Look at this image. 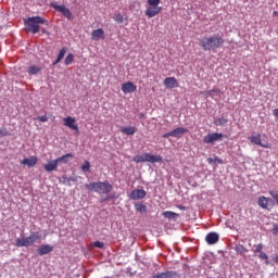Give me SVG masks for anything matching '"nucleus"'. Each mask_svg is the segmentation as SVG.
<instances>
[{
  "instance_id": "nucleus-1",
  "label": "nucleus",
  "mask_w": 278,
  "mask_h": 278,
  "mask_svg": "<svg viewBox=\"0 0 278 278\" xmlns=\"http://www.w3.org/2000/svg\"><path fill=\"white\" fill-rule=\"evenodd\" d=\"M203 51H214V49H220L225 45V39L219 35H213L210 37H203L199 42Z\"/></svg>"
},
{
  "instance_id": "nucleus-2",
  "label": "nucleus",
  "mask_w": 278,
  "mask_h": 278,
  "mask_svg": "<svg viewBox=\"0 0 278 278\" xmlns=\"http://www.w3.org/2000/svg\"><path fill=\"white\" fill-rule=\"evenodd\" d=\"M24 25L27 31L31 34H38L40 31V25H49V22L42 16H33L24 21Z\"/></svg>"
},
{
  "instance_id": "nucleus-3",
  "label": "nucleus",
  "mask_w": 278,
  "mask_h": 278,
  "mask_svg": "<svg viewBox=\"0 0 278 278\" xmlns=\"http://www.w3.org/2000/svg\"><path fill=\"white\" fill-rule=\"evenodd\" d=\"M85 188L90 192H98V194H110V192L113 190L112 185L108 181L86 184Z\"/></svg>"
},
{
  "instance_id": "nucleus-4",
  "label": "nucleus",
  "mask_w": 278,
  "mask_h": 278,
  "mask_svg": "<svg viewBox=\"0 0 278 278\" xmlns=\"http://www.w3.org/2000/svg\"><path fill=\"white\" fill-rule=\"evenodd\" d=\"M41 238L42 237L40 236V232H31L29 237L17 238L14 244L18 248L34 247V243L38 242V240H41Z\"/></svg>"
},
{
  "instance_id": "nucleus-5",
  "label": "nucleus",
  "mask_w": 278,
  "mask_h": 278,
  "mask_svg": "<svg viewBox=\"0 0 278 278\" xmlns=\"http://www.w3.org/2000/svg\"><path fill=\"white\" fill-rule=\"evenodd\" d=\"M161 0H148L149 8L144 11L146 16L148 18H153L162 12V7H160Z\"/></svg>"
},
{
  "instance_id": "nucleus-6",
  "label": "nucleus",
  "mask_w": 278,
  "mask_h": 278,
  "mask_svg": "<svg viewBox=\"0 0 278 278\" xmlns=\"http://www.w3.org/2000/svg\"><path fill=\"white\" fill-rule=\"evenodd\" d=\"M257 205L258 207H262V210H273V206L275 205V201L270 198L262 195L257 200Z\"/></svg>"
},
{
  "instance_id": "nucleus-7",
  "label": "nucleus",
  "mask_w": 278,
  "mask_h": 278,
  "mask_svg": "<svg viewBox=\"0 0 278 278\" xmlns=\"http://www.w3.org/2000/svg\"><path fill=\"white\" fill-rule=\"evenodd\" d=\"M51 5L54 10H56V12L63 14L65 18H67L68 21H73V12H71V10L66 8V5H59L55 3H52Z\"/></svg>"
},
{
  "instance_id": "nucleus-8",
  "label": "nucleus",
  "mask_w": 278,
  "mask_h": 278,
  "mask_svg": "<svg viewBox=\"0 0 278 278\" xmlns=\"http://www.w3.org/2000/svg\"><path fill=\"white\" fill-rule=\"evenodd\" d=\"M249 140L252 144H256L257 147H262L263 149H270V143H268V141L262 142L261 134L249 137Z\"/></svg>"
},
{
  "instance_id": "nucleus-9",
  "label": "nucleus",
  "mask_w": 278,
  "mask_h": 278,
  "mask_svg": "<svg viewBox=\"0 0 278 278\" xmlns=\"http://www.w3.org/2000/svg\"><path fill=\"white\" fill-rule=\"evenodd\" d=\"M218 140H223V134L220 132H213L204 136V143L205 144H214V142H218Z\"/></svg>"
},
{
  "instance_id": "nucleus-10",
  "label": "nucleus",
  "mask_w": 278,
  "mask_h": 278,
  "mask_svg": "<svg viewBox=\"0 0 278 278\" xmlns=\"http://www.w3.org/2000/svg\"><path fill=\"white\" fill-rule=\"evenodd\" d=\"M63 123L65 127H68V129H73L76 134V136H79V126L75 124V117L67 116L63 118Z\"/></svg>"
},
{
  "instance_id": "nucleus-11",
  "label": "nucleus",
  "mask_w": 278,
  "mask_h": 278,
  "mask_svg": "<svg viewBox=\"0 0 278 278\" xmlns=\"http://www.w3.org/2000/svg\"><path fill=\"white\" fill-rule=\"evenodd\" d=\"M144 197H147V191L143 189H135L129 194L131 201H140V199H144Z\"/></svg>"
},
{
  "instance_id": "nucleus-12",
  "label": "nucleus",
  "mask_w": 278,
  "mask_h": 278,
  "mask_svg": "<svg viewBox=\"0 0 278 278\" xmlns=\"http://www.w3.org/2000/svg\"><path fill=\"white\" fill-rule=\"evenodd\" d=\"M137 90L138 86L131 81H127L122 85V92H124V94H129L130 92H136Z\"/></svg>"
},
{
  "instance_id": "nucleus-13",
  "label": "nucleus",
  "mask_w": 278,
  "mask_h": 278,
  "mask_svg": "<svg viewBox=\"0 0 278 278\" xmlns=\"http://www.w3.org/2000/svg\"><path fill=\"white\" fill-rule=\"evenodd\" d=\"M52 251H53V245H50V244H42L37 250L38 255H49V253H52Z\"/></svg>"
},
{
  "instance_id": "nucleus-14",
  "label": "nucleus",
  "mask_w": 278,
  "mask_h": 278,
  "mask_svg": "<svg viewBox=\"0 0 278 278\" xmlns=\"http://www.w3.org/2000/svg\"><path fill=\"white\" fill-rule=\"evenodd\" d=\"M105 38L103 28H98L91 33V40H101Z\"/></svg>"
},
{
  "instance_id": "nucleus-15",
  "label": "nucleus",
  "mask_w": 278,
  "mask_h": 278,
  "mask_svg": "<svg viewBox=\"0 0 278 278\" xmlns=\"http://www.w3.org/2000/svg\"><path fill=\"white\" fill-rule=\"evenodd\" d=\"M201 94H204V97H211L212 99H218L220 97V89L215 88L208 91H201Z\"/></svg>"
},
{
  "instance_id": "nucleus-16",
  "label": "nucleus",
  "mask_w": 278,
  "mask_h": 278,
  "mask_svg": "<svg viewBox=\"0 0 278 278\" xmlns=\"http://www.w3.org/2000/svg\"><path fill=\"white\" fill-rule=\"evenodd\" d=\"M165 88H177L179 83H177V78L175 77H167L164 79Z\"/></svg>"
},
{
  "instance_id": "nucleus-17",
  "label": "nucleus",
  "mask_w": 278,
  "mask_h": 278,
  "mask_svg": "<svg viewBox=\"0 0 278 278\" xmlns=\"http://www.w3.org/2000/svg\"><path fill=\"white\" fill-rule=\"evenodd\" d=\"M185 134H188V128L177 127L172 130V138H181Z\"/></svg>"
},
{
  "instance_id": "nucleus-18",
  "label": "nucleus",
  "mask_w": 278,
  "mask_h": 278,
  "mask_svg": "<svg viewBox=\"0 0 278 278\" xmlns=\"http://www.w3.org/2000/svg\"><path fill=\"white\" fill-rule=\"evenodd\" d=\"M43 168L45 170H47V173H53V170H58V161L52 160L48 162L47 164L43 165Z\"/></svg>"
},
{
  "instance_id": "nucleus-19",
  "label": "nucleus",
  "mask_w": 278,
  "mask_h": 278,
  "mask_svg": "<svg viewBox=\"0 0 278 278\" xmlns=\"http://www.w3.org/2000/svg\"><path fill=\"white\" fill-rule=\"evenodd\" d=\"M219 240V236L218 233L216 232H210L206 235L205 237V241L208 243V244H216V242H218Z\"/></svg>"
},
{
  "instance_id": "nucleus-20",
  "label": "nucleus",
  "mask_w": 278,
  "mask_h": 278,
  "mask_svg": "<svg viewBox=\"0 0 278 278\" xmlns=\"http://www.w3.org/2000/svg\"><path fill=\"white\" fill-rule=\"evenodd\" d=\"M146 162H149L150 164L160 163L162 162V156L153 155L151 153H146Z\"/></svg>"
},
{
  "instance_id": "nucleus-21",
  "label": "nucleus",
  "mask_w": 278,
  "mask_h": 278,
  "mask_svg": "<svg viewBox=\"0 0 278 278\" xmlns=\"http://www.w3.org/2000/svg\"><path fill=\"white\" fill-rule=\"evenodd\" d=\"M22 164L24 166H29L31 168V167H34L38 164V157L37 156H30L29 159H24L22 161Z\"/></svg>"
},
{
  "instance_id": "nucleus-22",
  "label": "nucleus",
  "mask_w": 278,
  "mask_h": 278,
  "mask_svg": "<svg viewBox=\"0 0 278 278\" xmlns=\"http://www.w3.org/2000/svg\"><path fill=\"white\" fill-rule=\"evenodd\" d=\"M73 157H75V156L73 155V153L64 154V155H62V156L55 159V160H56V164H68V160H71V159H73Z\"/></svg>"
},
{
  "instance_id": "nucleus-23",
  "label": "nucleus",
  "mask_w": 278,
  "mask_h": 278,
  "mask_svg": "<svg viewBox=\"0 0 278 278\" xmlns=\"http://www.w3.org/2000/svg\"><path fill=\"white\" fill-rule=\"evenodd\" d=\"M177 277V271H165L154 275L152 278H175Z\"/></svg>"
},
{
  "instance_id": "nucleus-24",
  "label": "nucleus",
  "mask_w": 278,
  "mask_h": 278,
  "mask_svg": "<svg viewBox=\"0 0 278 278\" xmlns=\"http://www.w3.org/2000/svg\"><path fill=\"white\" fill-rule=\"evenodd\" d=\"M135 210L139 212V214H147V212H149V208H147V205L142 202L135 203Z\"/></svg>"
},
{
  "instance_id": "nucleus-25",
  "label": "nucleus",
  "mask_w": 278,
  "mask_h": 278,
  "mask_svg": "<svg viewBox=\"0 0 278 278\" xmlns=\"http://www.w3.org/2000/svg\"><path fill=\"white\" fill-rule=\"evenodd\" d=\"M121 131L122 134H125V136H134V134H136V127L134 126L122 127Z\"/></svg>"
},
{
  "instance_id": "nucleus-26",
  "label": "nucleus",
  "mask_w": 278,
  "mask_h": 278,
  "mask_svg": "<svg viewBox=\"0 0 278 278\" xmlns=\"http://www.w3.org/2000/svg\"><path fill=\"white\" fill-rule=\"evenodd\" d=\"M42 71V67H39L38 65H30L27 68L28 75H38Z\"/></svg>"
},
{
  "instance_id": "nucleus-27",
  "label": "nucleus",
  "mask_w": 278,
  "mask_h": 278,
  "mask_svg": "<svg viewBox=\"0 0 278 278\" xmlns=\"http://www.w3.org/2000/svg\"><path fill=\"white\" fill-rule=\"evenodd\" d=\"M71 181L73 182L77 181V176L62 177V184H64L65 186H71Z\"/></svg>"
},
{
  "instance_id": "nucleus-28",
  "label": "nucleus",
  "mask_w": 278,
  "mask_h": 278,
  "mask_svg": "<svg viewBox=\"0 0 278 278\" xmlns=\"http://www.w3.org/2000/svg\"><path fill=\"white\" fill-rule=\"evenodd\" d=\"M132 161L136 162V164L147 162V153H144L143 155L134 156Z\"/></svg>"
},
{
  "instance_id": "nucleus-29",
  "label": "nucleus",
  "mask_w": 278,
  "mask_h": 278,
  "mask_svg": "<svg viewBox=\"0 0 278 278\" xmlns=\"http://www.w3.org/2000/svg\"><path fill=\"white\" fill-rule=\"evenodd\" d=\"M75 62V55L73 53L67 54L65 58V66H71Z\"/></svg>"
},
{
  "instance_id": "nucleus-30",
  "label": "nucleus",
  "mask_w": 278,
  "mask_h": 278,
  "mask_svg": "<svg viewBox=\"0 0 278 278\" xmlns=\"http://www.w3.org/2000/svg\"><path fill=\"white\" fill-rule=\"evenodd\" d=\"M268 194L274 199L276 205H278V190H269Z\"/></svg>"
},
{
  "instance_id": "nucleus-31",
  "label": "nucleus",
  "mask_w": 278,
  "mask_h": 278,
  "mask_svg": "<svg viewBox=\"0 0 278 278\" xmlns=\"http://www.w3.org/2000/svg\"><path fill=\"white\" fill-rule=\"evenodd\" d=\"M163 216H164L165 218L172 219V218H175V216H179V214H177V213H175V212H173V211H167V212H164V213H163Z\"/></svg>"
},
{
  "instance_id": "nucleus-32",
  "label": "nucleus",
  "mask_w": 278,
  "mask_h": 278,
  "mask_svg": "<svg viewBox=\"0 0 278 278\" xmlns=\"http://www.w3.org/2000/svg\"><path fill=\"white\" fill-rule=\"evenodd\" d=\"M247 248H244V245L242 244H239L236 247V252L239 254V255H244V253H247Z\"/></svg>"
},
{
  "instance_id": "nucleus-33",
  "label": "nucleus",
  "mask_w": 278,
  "mask_h": 278,
  "mask_svg": "<svg viewBox=\"0 0 278 278\" xmlns=\"http://www.w3.org/2000/svg\"><path fill=\"white\" fill-rule=\"evenodd\" d=\"M80 168H81L83 173H90V162L85 161V163L81 165Z\"/></svg>"
},
{
  "instance_id": "nucleus-34",
  "label": "nucleus",
  "mask_w": 278,
  "mask_h": 278,
  "mask_svg": "<svg viewBox=\"0 0 278 278\" xmlns=\"http://www.w3.org/2000/svg\"><path fill=\"white\" fill-rule=\"evenodd\" d=\"M207 162H208V164H214V162H217V164H223V160L220 157H218V156H215L213 159L208 157Z\"/></svg>"
},
{
  "instance_id": "nucleus-35",
  "label": "nucleus",
  "mask_w": 278,
  "mask_h": 278,
  "mask_svg": "<svg viewBox=\"0 0 278 278\" xmlns=\"http://www.w3.org/2000/svg\"><path fill=\"white\" fill-rule=\"evenodd\" d=\"M227 123H228V121H227V118H225V117H219V118H217V119H215V125H227Z\"/></svg>"
},
{
  "instance_id": "nucleus-36",
  "label": "nucleus",
  "mask_w": 278,
  "mask_h": 278,
  "mask_svg": "<svg viewBox=\"0 0 278 278\" xmlns=\"http://www.w3.org/2000/svg\"><path fill=\"white\" fill-rule=\"evenodd\" d=\"M113 21H115V23H123L124 21L123 14L121 13L115 14L113 17Z\"/></svg>"
},
{
  "instance_id": "nucleus-37",
  "label": "nucleus",
  "mask_w": 278,
  "mask_h": 278,
  "mask_svg": "<svg viewBox=\"0 0 278 278\" xmlns=\"http://www.w3.org/2000/svg\"><path fill=\"white\" fill-rule=\"evenodd\" d=\"M66 55V48H62L58 54L59 60H64V56Z\"/></svg>"
},
{
  "instance_id": "nucleus-38",
  "label": "nucleus",
  "mask_w": 278,
  "mask_h": 278,
  "mask_svg": "<svg viewBox=\"0 0 278 278\" xmlns=\"http://www.w3.org/2000/svg\"><path fill=\"white\" fill-rule=\"evenodd\" d=\"M5 136H11L8 129L5 128H0V138H3Z\"/></svg>"
},
{
  "instance_id": "nucleus-39",
  "label": "nucleus",
  "mask_w": 278,
  "mask_h": 278,
  "mask_svg": "<svg viewBox=\"0 0 278 278\" xmlns=\"http://www.w3.org/2000/svg\"><path fill=\"white\" fill-rule=\"evenodd\" d=\"M93 247H96V249H103V247H105V243H103V241H96L93 242Z\"/></svg>"
},
{
  "instance_id": "nucleus-40",
  "label": "nucleus",
  "mask_w": 278,
  "mask_h": 278,
  "mask_svg": "<svg viewBox=\"0 0 278 278\" xmlns=\"http://www.w3.org/2000/svg\"><path fill=\"white\" fill-rule=\"evenodd\" d=\"M36 121H39V123H47V121H49V117H47V115H42L37 117Z\"/></svg>"
},
{
  "instance_id": "nucleus-41",
  "label": "nucleus",
  "mask_w": 278,
  "mask_h": 278,
  "mask_svg": "<svg viewBox=\"0 0 278 278\" xmlns=\"http://www.w3.org/2000/svg\"><path fill=\"white\" fill-rule=\"evenodd\" d=\"M262 249H264V245L262 243L255 245V249L253 250L255 253H262Z\"/></svg>"
},
{
  "instance_id": "nucleus-42",
  "label": "nucleus",
  "mask_w": 278,
  "mask_h": 278,
  "mask_svg": "<svg viewBox=\"0 0 278 278\" xmlns=\"http://www.w3.org/2000/svg\"><path fill=\"white\" fill-rule=\"evenodd\" d=\"M271 233L274 236H277L278 235V224H274V227L271 228Z\"/></svg>"
},
{
  "instance_id": "nucleus-43",
  "label": "nucleus",
  "mask_w": 278,
  "mask_h": 278,
  "mask_svg": "<svg viewBox=\"0 0 278 278\" xmlns=\"http://www.w3.org/2000/svg\"><path fill=\"white\" fill-rule=\"evenodd\" d=\"M260 258L261 260H268V254H266V252H261L260 253Z\"/></svg>"
},
{
  "instance_id": "nucleus-44",
  "label": "nucleus",
  "mask_w": 278,
  "mask_h": 278,
  "mask_svg": "<svg viewBox=\"0 0 278 278\" xmlns=\"http://www.w3.org/2000/svg\"><path fill=\"white\" fill-rule=\"evenodd\" d=\"M173 138V130L163 135V138Z\"/></svg>"
},
{
  "instance_id": "nucleus-45",
  "label": "nucleus",
  "mask_w": 278,
  "mask_h": 278,
  "mask_svg": "<svg viewBox=\"0 0 278 278\" xmlns=\"http://www.w3.org/2000/svg\"><path fill=\"white\" fill-rule=\"evenodd\" d=\"M61 62H62V60H60L59 58H56V60H55L52 64H53V66H55V65L60 64Z\"/></svg>"
},
{
  "instance_id": "nucleus-46",
  "label": "nucleus",
  "mask_w": 278,
  "mask_h": 278,
  "mask_svg": "<svg viewBox=\"0 0 278 278\" xmlns=\"http://www.w3.org/2000/svg\"><path fill=\"white\" fill-rule=\"evenodd\" d=\"M273 114H274V116H275L276 118H278V109H275V110L273 111Z\"/></svg>"
},
{
  "instance_id": "nucleus-47",
  "label": "nucleus",
  "mask_w": 278,
  "mask_h": 278,
  "mask_svg": "<svg viewBox=\"0 0 278 278\" xmlns=\"http://www.w3.org/2000/svg\"><path fill=\"white\" fill-rule=\"evenodd\" d=\"M273 261L278 265V254H276L275 256H273Z\"/></svg>"
},
{
  "instance_id": "nucleus-48",
  "label": "nucleus",
  "mask_w": 278,
  "mask_h": 278,
  "mask_svg": "<svg viewBox=\"0 0 278 278\" xmlns=\"http://www.w3.org/2000/svg\"><path fill=\"white\" fill-rule=\"evenodd\" d=\"M177 207H178V210H186V206H184V205H178Z\"/></svg>"
},
{
  "instance_id": "nucleus-49",
  "label": "nucleus",
  "mask_w": 278,
  "mask_h": 278,
  "mask_svg": "<svg viewBox=\"0 0 278 278\" xmlns=\"http://www.w3.org/2000/svg\"><path fill=\"white\" fill-rule=\"evenodd\" d=\"M265 264L268 266V264H270V261H268V258L265 260Z\"/></svg>"
},
{
  "instance_id": "nucleus-50",
  "label": "nucleus",
  "mask_w": 278,
  "mask_h": 278,
  "mask_svg": "<svg viewBox=\"0 0 278 278\" xmlns=\"http://www.w3.org/2000/svg\"><path fill=\"white\" fill-rule=\"evenodd\" d=\"M274 16H278V13H277V11H274Z\"/></svg>"
},
{
  "instance_id": "nucleus-51",
  "label": "nucleus",
  "mask_w": 278,
  "mask_h": 278,
  "mask_svg": "<svg viewBox=\"0 0 278 278\" xmlns=\"http://www.w3.org/2000/svg\"><path fill=\"white\" fill-rule=\"evenodd\" d=\"M43 34H47V30H43Z\"/></svg>"
}]
</instances>
